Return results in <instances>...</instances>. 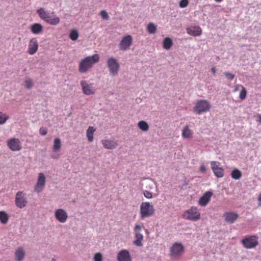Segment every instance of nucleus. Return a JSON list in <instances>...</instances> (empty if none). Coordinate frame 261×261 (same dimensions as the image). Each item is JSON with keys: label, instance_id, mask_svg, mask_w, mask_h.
<instances>
[{"label": "nucleus", "instance_id": "obj_1", "mask_svg": "<svg viewBox=\"0 0 261 261\" xmlns=\"http://www.w3.org/2000/svg\"><path fill=\"white\" fill-rule=\"evenodd\" d=\"M100 57L98 54L88 56L81 60L79 64V70L81 73H86L93 66L99 61Z\"/></svg>", "mask_w": 261, "mask_h": 261}, {"label": "nucleus", "instance_id": "obj_2", "mask_svg": "<svg viewBox=\"0 0 261 261\" xmlns=\"http://www.w3.org/2000/svg\"><path fill=\"white\" fill-rule=\"evenodd\" d=\"M37 13L42 19L49 24L56 25L60 22V18L55 15L54 12L50 13L43 8H40L37 10Z\"/></svg>", "mask_w": 261, "mask_h": 261}, {"label": "nucleus", "instance_id": "obj_3", "mask_svg": "<svg viewBox=\"0 0 261 261\" xmlns=\"http://www.w3.org/2000/svg\"><path fill=\"white\" fill-rule=\"evenodd\" d=\"M185 248L181 243H175L170 248V256L172 259L179 258L184 253Z\"/></svg>", "mask_w": 261, "mask_h": 261}, {"label": "nucleus", "instance_id": "obj_4", "mask_svg": "<svg viewBox=\"0 0 261 261\" xmlns=\"http://www.w3.org/2000/svg\"><path fill=\"white\" fill-rule=\"evenodd\" d=\"M241 243L246 249L255 248L258 245V238L255 235L247 236L242 240Z\"/></svg>", "mask_w": 261, "mask_h": 261}, {"label": "nucleus", "instance_id": "obj_5", "mask_svg": "<svg viewBox=\"0 0 261 261\" xmlns=\"http://www.w3.org/2000/svg\"><path fill=\"white\" fill-rule=\"evenodd\" d=\"M182 217L192 221H196L200 219V213L196 207H192L182 214Z\"/></svg>", "mask_w": 261, "mask_h": 261}, {"label": "nucleus", "instance_id": "obj_6", "mask_svg": "<svg viewBox=\"0 0 261 261\" xmlns=\"http://www.w3.org/2000/svg\"><path fill=\"white\" fill-rule=\"evenodd\" d=\"M211 107L210 103L207 100H199L194 107V112L197 114H200L208 111Z\"/></svg>", "mask_w": 261, "mask_h": 261}, {"label": "nucleus", "instance_id": "obj_7", "mask_svg": "<svg viewBox=\"0 0 261 261\" xmlns=\"http://www.w3.org/2000/svg\"><path fill=\"white\" fill-rule=\"evenodd\" d=\"M107 65L110 73L113 76L118 74L120 65L117 60L113 58H110L107 61Z\"/></svg>", "mask_w": 261, "mask_h": 261}, {"label": "nucleus", "instance_id": "obj_8", "mask_svg": "<svg viewBox=\"0 0 261 261\" xmlns=\"http://www.w3.org/2000/svg\"><path fill=\"white\" fill-rule=\"evenodd\" d=\"M154 213L153 206L149 202H143L140 207V214L141 218H144L151 216Z\"/></svg>", "mask_w": 261, "mask_h": 261}, {"label": "nucleus", "instance_id": "obj_9", "mask_svg": "<svg viewBox=\"0 0 261 261\" xmlns=\"http://www.w3.org/2000/svg\"><path fill=\"white\" fill-rule=\"evenodd\" d=\"M7 145L9 149L13 151H19L22 149V144L18 138H11L7 142Z\"/></svg>", "mask_w": 261, "mask_h": 261}, {"label": "nucleus", "instance_id": "obj_10", "mask_svg": "<svg viewBox=\"0 0 261 261\" xmlns=\"http://www.w3.org/2000/svg\"><path fill=\"white\" fill-rule=\"evenodd\" d=\"M46 178L43 173H39L37 181L34 188V191L37 193L41 192L44 188L45 185Z\"/></svg>", "mask_w": 261, "mask_h": 261}, {"label": "nucleus", "instance_id": "obj_11", "mask_svg": "<svg viewBox=\"0 0 261 261\" xmlns=\"http://www.w3.org/2000/svg\"><path fill=\"white\" fill-rule=\"evenodd\" d=\"M133 42V38L130 35H127L123 37L121 40L119 46L121 50L128 49Z\"/></svg>", "mask_w": 261, "mask_h": 261}, {"label": "nucleus", "instance_id": "obj_12", "mask_svg": "<svg viewBox=\"0 0 261 261\" xmlns=\"http://www.w3.org/2000/svg\"><path fill=\"white\" fill-rule=\"evenodd\" d=\"M212 169L214 174L218 177L224 176V169L220 167V163L218 162L212 161L211 163Z\"/></svg>", "mask_w": 261, "mask_h": 261}, {"label": "nucleus", "instance_id": "obj_13", "mask_svg": "<svg viewBox=\"0 0 261 261\" xmlns=\"http://www.w3.org/2000/svg\"><path fill=\"white\" fill-rule=\"evenodd\" d=\"M81 85L83 92L85 95H90L95 93L92 84H89L87 82L83 80L81 81Z\"/></svg>", "mask_w": 261, "mask_h": 261}, {"label": "nucleus", "instance_id": "obj_14", "mask_svg": "<svg viewBox=\"0 0 261 261\" xmlns=\"http://www.w3.org/2000/svg\"><path fill=\"white\" fill-rule=\"evenodd\" d=\"M38 42L35 38H32L29 43L28 52L31 55H34L38 50Z\"/></svg>", "mask_w": 261, "mask_h": 261}, {"label": "nucleus", "instance_id": "obj_15", "mask_svg": "<svg viewBox=\"0 0 261 261\" xmlns=\"http://www.w3.org/2000/svg\"><path fill=\"white\" fill-rule=\"evenodd\" d=\"M55 216L61 223H65L68 218L67 213L63 209L57 210L55 212Z\"/></svg>", "mask_w": 261, "mask_h": 261}, {"label": "nucleus", "instance_id": "obj_16", "mask_svg": "<svg viewBox=\"0 0 261 261\" xmlns=\"http://www.w3.org/2000/svg\"><path fill=\"white\" fill-rule=\"evenodd\" d=\"M117 259L118 261H132V257L128 250L123 249L118 253Z\"/></svg>", "mask_w": 261, "mask_h": 261}, {"label": "nucleus", "instance_id": "obj_17", "mask_svg": "<svg viewBox=\"0 0 261 261\" xmlns=\"http://www.w3.org/2000/svg\"><path fill=\"white\" fill-rule=\"evenodd\" d=\"M101 143L104 148L108 149H113L116 148L118 144L114 140L111 139H104L101 141Z\"/></svg>", "mask_w": 261, "mask_h": 261}, {"label": "nucleus", "instance_id": "obj_18", "mask_svg": "<svg viewBox=\"0 0 261 261\" xmlns=\"http://www.w3.org/2000/svg\"><path fill=\"white\" fill-rule=\"evenodd\" d=\"M239 216L234 212H226L224 214V217L226 222L233 223L238 219Z\"/></svg>", "mask_w": 261, "mask_h": 261}, {"label": "nucleus", "instance_id": "obj_19", "mask_svg": "<svg viewBox=\"0 0 261 261\" xmlns=\"http://www.w3.org/2000/svg\"><path fill=\"white\" fill-rule=\"evenodd\" d=\"M187 32L188 34L193 36H200L202 33V30L199 26H194L188 28Z\"/></svg>", "mask_w": 261, "mask_h": 261}, {"label": "nucleus", "instance_id": "obj_20", "mask_svg": "<svg viewBox=\"0 0 261 261\" xmlns=\"http://www.w3.org/2000/svg\"><path fill=\"white\" fill-rule=\"evenodd\" d=\"M182 137L185 139H190L193 137L192 130L190 128L189 126L186 125L182 130Z\"/></svg>", "mask_w": 261, "mask_h": 261}, {"label": "nucleus", "instance_id": "obj_21", "mask_svg": "<svg viewBox=\"0 0 261 261\" xmlns=\"http://www.w3.org/2000/svg\"><path fill=\"white\" fill-rule=\"evenodd\" d=\"M15 203L18 207L22 208L25 206L27 203V200L24 197H16Z\"/></svg>", "mask_w": 261, "mask_h": 261}, {"label": "nucleus", "instance_id": "obj_22", "mask_svg": "<svg viewBox=\"0 0 261 261\" xmlns=\"http://www.w3.org/2000/svg\"><path fill=\"white\" fill-rule=\"evenodd\" d=\"M15 259L17 261H21L22 260L24 256L25 253L24 251L22 248L20 247L18 248L15 253Z\"/></svg>", "mask_w": 261, "mask_h": 261}, {"label": "nucleus", "instance_id": "obj_23", "mask_svg": "<svg viewBox=\"0 0 261 261\" xmlns=\"http://www.w3.org/2000/svg\"><path fill=\"white\" fill-rule=\"evenodd\" d=\"M43 27L40 23H34L31 26V31L35 34H38L42 32Z\"/></svg>", "mask_w": 261, "mask_h": 261}, {"label": "nucleus", "instance_id": "obj_24", "mask_svg": "<svg viewBox=\"0 0 261 261\" xmlns=\"http://www.w3.org/2000/svg\"><path fill=\"white\" fill-rule=\"evenodd\" d=\"M95 129L93 126H89L86 131V136L89 142H91L93 140V134Z\"/></svg>", "mask_w": 261, "mask_h": 261}, {"label": "nucleus", "instance_id": "obj_25", "mask_svg": "<svg viewBox=\"0 0 261 261\" xmlns=\"http://www.w3.org/2000/svg\"><path fill=\"white\" fill-rule=\"evenodd\" d=\"M143 239V235L139 232H137L135 234V240L134 241V244L137 246H142V241Z\"/></svg>", "mask_w": 261, "mask_h": 261}, {"label": "nucleus", "instance_id": "obj_26", "mask_svg": "<svg viewBox=\"0 0 261 261\" xmlns=\"http://www.w3.org/2000/svg\"><path fill=\"white\" fill-rule=\"evenodd\" d=\"M9 215L5 211H0V221L2 224H6L9 220Z\"/></svg>", "mask_w": 261, "mask_h": 261}, {"label": "nucleus", "instance_id": "obj_27", "mask_svg": "<svg viewBox=\"0 0 261 261\" xmlns=\"http://www.w3.org/2000/svg\"><path fill=\"white\" fill-rule=\"evenodd\" d=\"M61 148V141L59 138H56L54 142L53 149L54 152L59 151Z\"/></svg>", "mask_w": 261, "mask_h": 261}, {"label": "nucleus", "instance_id": "obj_28", "mask_svg": "<svg viewBox=\"0 0 261 261\" xmlns=\"http://www.w3.org/2000/svg\"><path fill=\"white\" fill-rule=\"evenodd\" d=\"M139 128L143 132H146L149 129L148 123L143 120L140 121L138 123Z\"/></svg>", "mask_w": 261, "mask_h": 261}, {"label": "nucleus", "instance_id": "obj_29", "mask_svg": "<svg viewBox=\"0 0 261 261\" xmlns=\"http://www.w3.org/2000/svg\"><path fill=\"white\" fill-rule=\"evenodd\" d=\"M241 176L242 173L239 169H235L233 170L231 173V177L234 179H239Z\"/></svg>", "mask_w": 261, "mask_h": 261}, {"label": "nucleus", "instance_id": "obj_30", "mask_svg": "<svg viewBox=\"0 0 261 261\" xmlns=\"http://www.w3.org/2000/svg\"><path fill=\"white\" fill-rule=\"evenodd\" d=\"M173 45V41L169 37L164 38V49H169Z\"/></svg>", "mask_w": 261, "mask_h": 261}, {"label": "nucleus", "instance_id": "obj_31", "mask_svg": "<svg viewBox=\"0 0 261 261\" xmlns=\"http://www.w3.org/2000/svg\"><path fill=\"white\" fill-rule=\"evenodd\" d=\"M156 30V26L153 23H149L147 26V30L149 34L155 33Z\"/></svg>", "mask_w": 261, "mask_h": 261}, {"label": "nucleus", "instance_id": "obj_32", "mask_svg": "<svg viewBox=\"0 0 261 261\" xmlns=\"http://www.w3.org/2000/svg\"><path fill=\"white\" fill-rule=\"evenodd\" d=\"M211 197H201L198 203L201 206H205L210 201Z\"/></svg>", "mask_w": 261, "mask_h": 261}, {"label": "nucleus", "instance_id": "obj_33", "mask_svg": "<svg viewBox=\"0 0 261 261\" xmlns=\"http://www.w3.org/2000/svg\"><path fill=\"white\" fill-rule=\"evenodd\" d=\"M79 36V33L76 30H72L69 34V38L73 41L76 40Z\"/></svg>", "mask_w": 261, "mask_h": 261}, {"label": "nucleus", "instance_id": "obj_34", "mask_svg": "<svg viewBox=\"0 0 261 261\" xmlns=\"http://www.w3.org/2000/svg\"><path fill=\"white\" fill-rule=\"evenodd\" d=\"M9 118V116L8 115L0 112V125L5 123Z\"/></svg>", "mask_w": 261, "mask_h": 261}, {"label": "nucleus", "instance_id": "obj_35", "mask_svg": "<svg viewBox=\"0 0 261 261\" xmlns=\"http://www.w3.org/2000/svg\"><path fill=\"white\" fill-rule=\"evenodd\" d=\"M247 95V90L246 89L243 87L242 89H241V91L239 94V98L241 100H243L246 98Z\"/></svg>", "mask_w": 261, "mask_h": 261}, {"label": "nucleus", "instance_id": "obj_36", "mask_svg": "<svg viewBox=\"0 0 261 261\" xmlns=\"http://www.w3.org/2000/svg\"><path fill=\"white\" fill-rule=\"evenodd\" d=\"M25 83V86L26 88L30 89L32 87L33 85V83L32 82V81L30 79H27L24 81Z\"/></svg>", "mask_w": 261, "mask_h": 261}, {"label": "nucleus", "instance_id": "obj_37", "mask_svg": "<svg viewBox=\"0 0 261 261\" xmlns=\"http://www.w3.org/2000/svg\"><path fill=\"white\" fill-rule=\"evenodd\" d=\"M102 255L100 253H96L93 257L94 261H102Z\"/></svg>", "mask_w": 261, "mask_h": 261}, {"label": "nucleus", "instance_id": "obj_38", "mask_svg": "<svg viewBox=\"0 0 261 261\" xmlns=\"http://www.w3.org/2000/svg\"><path fill=\"white\" fill-rule=\"evenodd\" d=\"M189 4L188 0H181L179 2V6L180 8H184L188 6Z\"/></svg>", "mask_w": 261, "mask_h": 261}, {"label": "nucleus", "instance_id": "obj_39", "mask_svg": "<svg viewBox=\"0 0 261 261\" xmlns=\"http://www.w3.org/2000/svg\"><path fill=\"white\" fill-rule=\"evenodd\" d=\"M100 15L101 17L105 19H108L109 18L108 13L105 10L101 11Z\"/></svg>", "mask_w": 261, "mask_h": 261}, {"label": "nucleus", "instance_id": "obj_40", "mask_svg": "<svg viewBox=\"0 0 261 261\" xmlns=\"http://www.w3.org/2000/svg\"><path fill=\"white\" fill-rule=\"evenodd\" d=\"M224 74L227 79L230 81H232L234 79V75L230 72H226Z\"/></svg>", "mask_w": 261, "mask_h": 261}, {"label": "nucleus", "instance_id": "obj_41", "mask_svg": "<svg viewBox=\"0 0 261 261\" xmlns=\"http://www.w3.org/2000/svg\"><path fill=\"white\" fill-rule=\"evenodd\" d=\"M40 134L42 136H45L47 134L46 129L44 127H41L39 130Z\"/></svg>", "mask_w": 261, "mask_h": 261}, {"label": "nucleus", "instance_id": "obj_42", "mask_svg": "<svg viewBox=\"0 0 261 261\" xmlns=\"http://www.w3.org/2000/svg\"><path fill=\"white\" fill-rule=\"evenodd\" d=\"M244 86H242V85H236L235 86V88L234 89V92H236L240 88H241L242 89V88Z\"/></svg>", "mask_w": 261, "mask_h": 261}, {"label": "nucleus", "instance_id": "obj_43", "mask_svg": "<svg viewBox=\"0 0 261 261\" xmlns=\"http://www.w3.org/2000/svg\"><path fill=\"white\" fill-rule=\"evenodd\" d=\"M213 195V193L211 191H207L205 192L203 196H212Z\"/></svg>", "mask_w": 261, "mask_h": 261}, {"label": "nucleus", "instance_id": "obj_44", "mask_svg": "<svg viewBox=\"0 0 261 261\" xmlns=\"http://www.w3.org/2000/svg\"><path fill=\"white\" fill-rule=\"evenodd\" d=\"M141 229V226L139 225H136L135 227V230L137 231H139Z\"/></svg>", "mask_w": 261, "mask_h": 261}, {"label": "nucleus", "instance_id": "obj_45", "mask_svg": "<svg viewBox=\"0 0 261 261\" xmlns=\"http://www.w3.org/2000/svg\"><path fill=\"white\" fill-rule=\"evenodd\" d=\"M144 196H152V194L148 191H146L145 192H144Z\"/></svg>", "mask_w": 261, "mask_h": 261}, {"label": "nucleus", "instance_id": "obj_46", "mask_svg": "<svg viewBox=\"0 0 261 261\" xmlns=\"http://www.w3.org/2000/svg\"><path fill=\"white\" fill-rule=\"evenodd\" d=\"M211 70H212V72L213 73V74H215L216 73V68L215 67H212V69H211Z\"/></svg>", "mask_w": 261, "mask_h": 261}, {"label": "nucleus", "instance_id": "obj_47", "mask_svg": "<svg viewBox=\"0 0 261 261\" xmlns=\"http://www.w3.org/2000/svg\"><path fill=\"white\" fill-rule=\"evenodd\" d=\"M59 154H57V155H56V154H53L51 155V158H53V159H58L59 158Z\"/></svg>", "mask_w": 261, "mask_h": 261}, {"label": "nucleus", "instance_id": "obj_48", "mask_svg": "<svg viewBox=\"0 0 261 261\" xmlns=\"http://www.w3.org/2000/svg\"><path fill=\"white\" fill-rule=\"evenodd\" d=\"M205 170H206L205 167L204 166H201L200 167V170H201L202 172H205Z\"/></svg>", "mask_w": 261, "mask_h": 261}, {"label": "nucleus", "instance_id": "obj_49", "mask_svg": "<svg viewBox=\"0 0 261 261\" xmlns=\"http://www.w3.org/2000/svg\"><path fill=\"white\" fill-rule=\"evenodd\" d=\"M189 184V181L188 180H187L186 179H185L184 180V185L185 186H187Z\"/></svg>", "mask_w": 261, "mask_h": 261}, {"label": "nucleus", "instance_id": "obj_50", "mask_svg": "<svg viewBox=\"0 0 261 261\" xmlns=\"http://www.w3.org/2000/svg\"><path fill=\"white\" fill-rule=\"evenodd\" d=\"M259 205H261V197H258Z\"/></svg>", "mask_w": 261, "mask_h": 261}, {"label": "nucleus", "instance_id": "obj_51", "mask_svg": "<svg viewBox=\"0 0 261 261\" xmlns=\"http://www.w3.org/2000/svg\"><path fill=\"white\" fill-rule=\"evenodd\" d=\"M223 0H215V2H218V3H220Z\"/></svg>", "mask_w": 261, "mask_h": 261}, {"label": "nucleus", "instance_id": "obj_52", "mask_svg": "<svg viewBox=\"0 0 261 261\" xmlns=\"http://www.w3.org/2000/svg\"><path fill=\"white\" fill-rule=\"evenodd\" d=\"M20 194H21V193H20V192H18V193H17V194H16V196H20Z\"/></svg>", "mask_w": 261, "mask_h": 261}, {"label": "nucleus", "instance_id": "obj_53", "mask_svg": "<svg viewBox=\"0 0 261 261\" xmlns=\"http://www.w3.org/2000/svg\"><path fill=\"white\" fill-rule=\"evenodd\" d=\"M259 122L261 123V116H260Z\"/></svg>", "mask_w": 261, "mask_h": 261}, {"label": "nucleus", "instance_id": "obj_54", "mask_svg": "<svg viewBox=\"0 0 261 261\" xmlns=\"http://www.w3.org/2000/svg\"><path fill=\"white\" fill-rule=\"evenodd\" d=\"M147 198H151L152 197L151 196H150V197H147Z\"/></svg>", "mask_w": 261, "mask_h": 261}]
</instances>
